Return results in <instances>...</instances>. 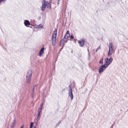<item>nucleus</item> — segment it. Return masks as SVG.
<instances>
[{"instance_id": "obj_5", "label": "nucleus", "mask_w": 128, "mask_h": 128, "mask_svg": "<svg viewBox=\"0 0 128 128\" xmlns=\"http://www.w3.org/2000/svg\"><path fill=\"white\" fill-rule=\"evenodd\" d=\"M42 6L41 8L42 10L44 11L45 10L46 6L47 5L46 1L45 0H44L42 2Z\"/></svg>"}, {"instance_id": "obj_23", "label": "nucleus", "mask_w": 128, "mask_h": 128, "mask_svg": "<svg viewBox=\"0 0 128 128\" xmlns=\"http://www.w3.org/2000/svg\"><path fill=\"white\" fill-rule=\"evenodd\" d=\"M50 7H51V6H50H50H48V5L47 6V7L48 8H50Z\"/></svg>"}, {"instance_id": "obj_3", "label": "nucleus", "mask_w": 128, "mask_h": 128, "mask_svg": "<svg viewBox=\"0 0 128 128\" xmlns=\"http://www.w3.org/2000/svg\"><path fill=\"white\" fill-rule=\"evenodd\" d=\"M32 73V71L29 70L26 75V81L28 83H29L31 81Z\"/></svg>"}, {"instance_id": "obj_15", "label": "nucleus", "mask_w": 128, "mask_h": 128, "mask_svg": "<svg viewBox=\"0 0 128 128\" xmlns=\"http://www.w3.org/2000/svg\"><path fill=\"white\" fill-rule=\"evenodd\" d=\"M40 113H38V115H37V119H36V120L37 121V122H38V120H39V119H38L39 118L40 116Z\"/></svg>"}, {"instance_id": "obj_25", "label": "nucleus", "mask_w": 128, "mask_h": 128, "mask_svg": "<svg viewBox=\"0 0 128 128\" xmlns=\"http://www.w3.org/2000/svg\"><path fill=\"white\" fill-rule=\"evenodd\" d=\"M99 48H98L96 49V52H97L98 50V49H99Z\"/></svg>"}, {"instance_id": "obj_4", "label": "nucleus", "mask_w": 128, "mask_h": 128, "mask_svg": "<svg viewBox=\"0 0 128 128\" xmlns=\"http://www.w3.org/2000/svg\"><path fill=\"white\" fill-rule=\"evenodd\" d=\"M106 68L104 65H102L100 66L99 68L98 71L99 73H101L103 72L105 70Z\"/></svg>"}, {"instance_id": "obj_29", "label": "nucleus", "mask_w": 128, "mask_h": 128, "mask_svg": "<svg viewBox=\"0 0 128 128\" xmlns=\"http://www.w3.org/2000/svg\"><path fill=\"white\" fill-rule=\"evenodd\" d=\"M59 2H58V4H59Z\"/></svg>"}, {"instance_id": "obj_16", "label": "nucleus", "mask_w": 128, "mask_h": 128, "mask_svg": "<svg viewBox=\"0 0 128 128\" xmlns=\"http://www.w3.org/2000/svg\"><path fill=\"white\" fill-rule=\"evenodd\" d=\"M108 61L110 62V64L112 61L113 59L112 58L110 57L109 59L108 58Z\"/></svg>"}, {"instance_id": "obj_12", "label": "nucleus", "mask_w": 128, "mask_h": 128, "mask_svg": "<svg viewBox=\"0 0 128 128\" xmlns=\"http://www.w3.org/2000/svg\"><path fill=\"white\" fill-rule=\"evenodd\" d=\"M70 36V34L69 33V31L68 30L67 31L64 37L66 39H68V38Z\"/></svg>"}, {"instance_id": "obj_21", "label": "nucleus", "mask_w": 128, "mask_h": 128, "mask_svg": "<svg viewBox=\"0 0 128 128\" xmlns=\"http://www.w3.org/2000/svg\"><path fill=\"white\" fill-rule=\"evenodd\" d=\"M70 38L71 39H73L74 38V36L72 35L70 37Z\"/></svg>"}, {"instance_id": "obj_6", "label": "nucleus", "mask_w": 128, "mask_h": 128, "mask_svg": "<svg viewBox=\"0 0 128 128\" xmlns=\"http://www.w3.org/2000/svg\"><path fill=\"white\" fill-rule=\"evenodd\" d=\"M78 42L80 46L81 47H82L84 46L85 42V40L84 39H81L78 41Z\"/></svg>"}, {"instance_id": "obj_7", "label": "nucleus", "mask_w": 128, "mask_h": 128, "mask_svg": "<svg viewBox=\"0 0 128 128\" xmlns=\"http://www.w3.org/2000/svg\"><path fill=\"white\" fill-rule=\"evenodd\" d=\"M69 87L70 88V90H69L68 93L69 96L71 98V99L72 100L73 97V94L72 92V90L70 86H69Z\"/></svg>"}, {"instance_id": "obj_17", "label": "nucleus", "mask_w": 128, "mask_h": 128, "mask_svg": "<svg viewBox=\"0 0 128 128\" xmlns=\"http://www.w3.org/2000/svg\"><path fill=\"white\" fill-rule=\"evenodd\" d=\"M43 25L42 24H40L37 26V27L38 28H42L43 26Z\"/></svg>"}, {"instance_id": "obj_24", "label": "nucleus", "mask_w": 128, "mask_h": 128, "mask_svg": "<svg viewBox=\"0 0 128 128\" xmlns=\"http://www.w3.org/2000/svg\"><path fill=\"white\" fill-rule=\"evenodd\" d=\"M60 122H58V123L57 124H56V126H58V125H59V124H60Z\"/></svg>"}, {"instance_id": "obj_22", "label": "nucleus", "mask_w": 128, "mask_h": 128, "mask_svg": "<svg viewBox=\"0 0 128 128\" xmlns=\"http://www.w3.org/2000/svg\"><path fill=\"white\" fill-rule=\"evenodd\" d=\"M24 124H22L20 127V128H24Z\"/></svg>"}, {"instance_id": "obj_18", "label": "nucleus", "mask_w": 128, "mask_h": 128, "mask_svg": "<svg viewBox=\"0 0 128 128\" xmlns=\"http://www.w3.org/2000/svg\"><path fill=\"white\" fill-rule=\"evenodd\" d=\"M43 106V105L42 104H40V106L39 108L38 109L42 110Z\"/></svg>"}, {"instance_id": "obj_11", "label": "nucleus", "mask_w": 128, "mask_h": 128, "mask_svg": "<svg viewBox=\"0 0 128 128\" xmlns=\"http://www.w3.org/2000/svg\"><path fill=\"white\" fill-rule=\"evenodd\" d=\"M16 122V119H14L13 122H12L10 125V126L11 128H13L14 127Z\"/></svg>"}, {"instance_id": "obj_1", "label": "nucleus", "mask_w": 128, "mask_h": 128, "mask_svg": "<svg viewBox=\"0 0 128 128\" xmlns=\"http://www.w3.org/2000/svg\"><path fill=\"white\" fill-rule=\"evenodd\" d=\"M57 29H56L53 34L52 36V43L53 46H54L56 42V38L57 33Z\"/></svg>"}, {"instance_id": "obj_9", "label": "nucleus", "mask_w": 128, "mask_h": 128, "mask_svg": "<svg viewBox=\"0 0 128 128\" xmlns=\"http://www.w3.org/2000/svg\"><path fill=\"white\" fill-rule=\"evenodd\" d=\"M108 58H106L105 60L104 64L106 67L107 68L110 64V62L108 61Z\"/></svg>"}, {"instance_id": "obj_19", "label": "nucleus", "mask_w": 128, "mask_h": 128, "mask_svg": "<svg viewBox=\"0 0 128 128\" xmlns=\"http://www.w3.org/2000/svg\"><path fill=\"white\" fill-rule=\"evenodd\" d=\"M33 123L32 122H31L30 123V128H32L33 127Z\"/></svg>"}, {"instance_id": "obj_13", "label": "nucleus", "mask_w": 128, "mask_h": 128, "mask_svg": "<svg viewBox=\"0 0 128 128\" xmlns=\"http://www.w3.org/2000/svg\"><path fill=\"white\" fill-rule=\"evenodd\" d=\"M44 48H42L40 51L39 52V55L40 56H41L42 54L44 53Z\"/></svg>"}, {"instance_id": "obj_10", "label": "nucleus", "mask_w": 128, "mask_h": 128, "mask_svg": "<svg viewBox=\"0 0 128 128\" xmlns=\"http://www.w3.org/2000/svg\"><path fill=\"white\" fill-rule=\"evenodd\" d=\"M24 23L25 25L28 27H29V26L30 25V22L28 20H25Z\"/></svg>"}, {"instance_id": "obj_2", "label": "nucleus", "mask_w": 128, "mask_h": 128, "mask_svg": "<svg viewBox=\"0 0 128 128\" xmlns=\"http://www.w3.org/2000/svg\"><path fill=\"white\" fill-rule=\"evenodd\" d=\"M114 49V46L112 44V43H110L109 46V50L108 53V57H110L113 54Z\"/></svg>"}, {"instance_id": "obj_20", "label": "nucleus", "mask_w": 128, "mask_h": 128, "mask_svg": "<svg viewBox=\"0 0 128 128\" xmlns=\"http://www.w3.org/2000/svg\"><path fill=\"white\" fill-rule=\"evenodd\" d=\"M38 112L39 113H41L42 112V110H38Z\"/></svg>"}, {"instance_id": "obj_14", "label": "nucleus", "mask_w": 128, "mask_h": 128, "mask_svg": "<svg viewBox=\"0 0 128 128\" xmlns=\"http://www.w3.org/2000/svg\"><path fill=\"white\" fill-rule=\"evenodd\" d=\"M99 63L100 64L103 65V58L100 59V61L99 62Z\"/></svg>"}, {"instance_id": "obj_27", "label": "nucleus", "mask_w": 128, "mask_h": 128, "mask_svg": "<svg viewBox=\"0 0 128 128\" xmlns=\"http://www.w3.org/2000/svg\"><path fill=\"white\" fill-rule=\"evenodd\" d=\"M33 128H36V126H34Z\"/></svg>"}, {"instance_id": "obj_30", "label": "nucleus", "mask_w": 128, "mask_h": 128, "mask_svg": "<svg viewBox=\"0 0 128 128\" xmlns=\"http://www.w3.org/2000/svg\"><path fill=\"white\" fill-rule=\"evenodd\" d=\"M34 90V88L33 90V91Z\"/></svg>"}, {"instance_id": "obj_8", "label": "nucleus", "mask_w": 128, "mask_h": 128, "mask_svg": "<svg viewBox=\"0 0 128 128\" xmlns=\"http://www.w3.org/2000/svg\"><path fill=\"white\" fill-rule=\"evenodd\" d=\"M67 39H66L64 37V38L62 39L60 41V46H62V45L64 42L65 43L67 42Z\"/></svg>"}, {"instance_id": "obj_28", "label": "nucleus", "mask_w": 128, "mask_h": 128, "mask_svg": "<svg viewBox=\"0 0 128 128\" xmlns=\"http://www.w3.org/2000/svg\"><path fill=\"white\" fill-rule=\"evenodd\" d=\"M60 0H58V2H60Z\"/></svg>"}, {"instance_id": "obj_26", "label": "nucleus", "mask_w": 128, "mask_h": 128, "mask_svg": "<svg viewBox=\"0 0 128 128\" xmlns=\"http://www.w3.org/2000/svg\"><path fill=\"white\" fill-rule=\"evenodd\" d=\"M4 0H0V2L4 1Z\"/></svg>"}]
</instances>
